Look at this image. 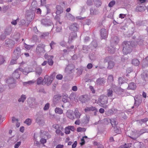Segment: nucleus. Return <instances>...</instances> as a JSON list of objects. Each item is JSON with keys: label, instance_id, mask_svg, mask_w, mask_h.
Listing matches in <instances>:
<instances>
[{"label": "nucleus", "instance_id": "f257e3e1", "mask_svg": "<svg viewBox=\"0 0 148 148\" xmlns=\"http://www.w3.org/2000/svg\"><path fill=\"white\" fill-rule=\"evenodd\" d=\"M123 46V52L124 54L127 55L131 53L132 51V48L137 45L135 42L124 41L122 44Z\"/></svg>", "mask_w": 148, "mask_h": 148}, {"label": "nucleus", "instance_id": "f03ea898", "mask_svg": "<svg viewBox=\"0 0 148 148\" xmlns=\"http://www.w3.org/2000/svg\"><path fill=\"white\" fill-rule=\"evenodd\" d=\"M45 46L43 44H39L37 46L36 52L38 54H40L44 53L45 51Z\"/></svg>", "mask_w": 148, "mask_h": 148}, {"label": "nucleus", "instance_id": "7ed1b4c3", "mask_svg": "<svg viewBox=\"0 0 148 148\" xmlns=\"http://www.w3.org/2000/svg\"><path fill=\"white\" fill-rule=\"evenodd\" d=\"M53 80V78L52 76H49L47 75H45L43 79L45 84H46L48 86L50 85Z\"/></svg>", "mask_w": 148, "mask_h": 148}, {"label": "nucleus", "instance_id": "20e7f679", "mask_svg": "<svg viewBox=\"0 0 148 148\" xmlns=\"http://www.w3.org/2000/svg\"><path fill=\"white\" fill-rule=\"evenodd\" d=\"M21 50L20 47H17L15 49L13 52L14 57L17 59L21 55Z\"/></svg>", "mask_w": 148, "mask_h": 148}, {"label": "nucleus", "instance_id": "39448f33", "mask_svg": "<svg viewBox=\"0 0 148 148\" xmlns=\"http://www.w3.org/2000/svg\"><path fill=\"white\" fill-rule=\"evenodd\" d=\"M66 115L68 118L71 120H73L75 119L74 112L72 110H68L66 113Z\"/></svg>", "mask_w": 148, "mask_h": 148}, {"label": "nucleus", "instance_id": "423d86ee", "mask_svg": "<svg viewBox=\"0 0 148 148\" xmlns=\"http://www.w3.org/2000/svg\"><path fill=\"white\" fill-rule=\"evenodd\" d=\"M99 102L102 105L107 103L108 102V98L106 96L101 95L99 99Z\"/></svg>", "mask_w": 148, "mask_h": 148}, {"label": "nucleus", "instance_id": "0eeeda50", "mask_svg": "<svg viewBox=\"0 0 148 148\" xmlns=\"http://www.w3.org/2000/svg\"><path fill=\"white\" fill-rule=\"evenodd\" d=\"M45 58L46 59L48 60V63L49 65L52 66L53 65V62L52 60L53 58V56H49L47 53H45Z\"/></svg>", "mask_w": 148, "mask_h": 148}, {"label": "nucleus", "instance_id": "6e6552de", "mask_svg": "<svg viewBox=\"0 0 148 148\" xmlns=\"http://www.w3.org/2000/svg\"><path fill=\"white\" fill-rule=\"evenodd\" d=\"M75 66L73 64L69 65L65 69V71L69 73H71L74 71Z\"/></svg>", "mask_w": 148, "mask_h": 148}, {"label": "nucleus", "instance_id": "1a4fd4ad", "mask_svg": "<svg viewBox=\"0 0 148 148\" xmlns=\"http://www.w3.org/2000/svg\"><path fill=\"white\" fill-rule=\"evenodd\" d=\"M21 68H19L16 69L12 74V77L15 79H17L20 77V73Z\"/></svg>", "mask_w": 148, "mask_h": 148}, {"label": "nucleus", "instance_id": "9d476101", "mask_svg": "<svg viewBox=\"0 0 148 148\" xmlns=\"http://www.w3.org/2000/svg\"><path fill=\"white\" fill-rule=\"evenodd\" d=\"M75 130L74 126H69L65 128L64 132L66 134H69L70 133V130L73 132Z\"/></svg>", "mask_w": 148, "mask_h": 148}, {"label": "nucleus", "instance_id": "9b49d317", "mask_svg": "<svg viewBox=\"0 0 148 148\" xmlns=\"http://www.w3.org/2000/svg\"><path fill=\"white\" fill-rule=\"evenodd\" d=\"M98 111L97 109L95 107L92 106L90 107H87L84 109V111L86 112L90 111Z\"/></svg>", "mask_w": 148, "mask_h": 148}, {"label": "nucleus", "instance_id": "f8f14e48", "mask_svg": "<svg viewBox=\"0 0 148 148\" xmlns=\"http://www.w3.org/2000/svg\"><path fill=\"white\" fill-rule=\"evenodd\" d=\"M88 99V97L87 95H82L80 97V100L82 103H86Z\"/></svg>", "mask_w": 148, "mask_h": 148}, {"label": "nucleus", "instance_id": "ddd939ff", "mask_svg": "<svg viewBox=\"0 0 148 148\" xmlns=\"http://www.w3.org/2000/svg\"><path fill=\"white\" fill-rule=\"evenodd\" d=\"M101 36L102 39H105L106 38L107 34L106 31L104 29H102L100 31Z\"/></svg>", "mask_w": 148, "mask_h": 148}, {"label": "nucleus", "instance_id": "4468645a", "mask_svg": "<svg viewBox=\"0 0 148 148\" xmlns=\"http://www.w3.org/2000/svg\"><path fill=\"white\" fill-rule=\"evenodd\" d=\"M74 116L75 118L79 119L82 115L81 113L79 112L77 109H75L74 111Z\"/></svg>", "mask_w": 148, "mask_h": 148}, {"label": "nucleus", "instance_id": "2eb2a0df", "mask_svg": "<svg viewBox=\"0 0 148 148\" xmlns=\"http://www.w3.org/2000/svg\"><path fill=\"white\" fill-rule=\"evenodd\" d=\"M97 84L98 85H101L104 84L105 82L104 79L103 78H99L97 79L96 81Z\"/></svg>", "mask_w": 148, "mask_h": 148}, {"label": "nucleus", "instance_id": "dca6fc26", "mask_svg": "<svg viewBox=\"0 0 148 148\" xmlns=\"http://www.w3.org/2000/svg\"><path fill=\"white\" fill-rule=\"evenodd\" d=\"M138 123L142 125L143 123L146 124V123L148 121V118H145L144 119H141L140 120L137 121Z\"/></svg>", "mask_w": 148, "mask_h": 148}, {"label": "nucleus", "instance_id": "f3484780", "mask_svg": "<svg viewBox=\"0 0 148 148\" xmlns=\"http://www.w3.org/2000/svg\"><path fill=\"white\" fill-rule=\"evenodd\" d=\"M136 88V84L133 83L132 82L130 83L128 85V89H129L134 90Z\"/></svg>", "mask_w": 148, "mask_h": 148}, {"label": "nucleus", "instance_id": "a211bd4d", "mask_svg": "<svg viewBox=\"0 0 148 148\" xmlns=\"http://www.w3.org/2000/svg\"><path fill=\"white\" fill-rule=\"evenodd\" d=\"M56 8L57 10L56 12V13L57 15H59L63 12V9L61 6L58 5Z\"/></svg>", "mask_w": 148, "mask_h": 148}, {"label": "nucleus", "instance_id": "6ab92c4d", "mask_svg": "<svg viewBox=\"0 0 148 148\" xmlns=\"http://www.w3.org/2000/svg\"><path fill=\"white\" fill-rule=\"evenodd\" d=\"M70 29L72 30L75 31L77 30V24L75 23L72 25L70 27Z\"/></svg>", "mask_w": 148, "mask_h": 148}, {"label": "nucleus", "instance_id": "aec40b11", "mask_svg": "<svg viewBox=\"0 0 148 148\" xmlns=\"http://www.w3.org/2000/svg\"><path fill=\"white\" fill-rule=\"evenodd\" d=\"M37 84L38 85L42 84L44 85L45 83L43 82V79L41 77H40L38 78L37 80Z\"/></svg>", "mask_w": 148, "mask_h": 148}, {"label": "nucleus", "instance_id": "412c9836", "mask_svg": "<svg viewBox=\"0 0 148 148\" xmlns=\"http://www.w3.org/2000/svg\"><path fill=\"white\" fill-rule=\"evenodd\" d=\"M7 83L9 84L14 83V79L13 78H10L6 80Z\"/></svg>", "mask_w": 148, "mask_h": 148}, {"label": "nucleus", "instance_id": "4be33fe9", "mask_svg": "<svg viewBox=\"0 0 148 148\" xmlns=\"http://www.w3.org/2000/svg\"><path fill=\"white\" fill-rule=\"evenodd\" d=\"M108 69H112L114 66V62L112 61H110L108 62Z\"/></svg>", "mask_w": 148, "mask_h": 148}, {"label": "nucleus", "instance_id": "5701e85b", "mask_svg": "<svg viewBox=\"0 0 148 148\" xmlns=\"http://www.w3.org/2000/svg\"><path fill=\"white\" fill-rule=\"evenodd\" d=\"M132 64L135 66H138L139 64V61L137 59H134L132 60Z\"/></svg>", "mask_w": 148, "mask_h": 148}, {"label": "nucleus", "instance_id": "b1692460", "mask_svg": "<svg viewBox=\"0 0 148 148\" xmlns=\"http://www.w3.org/2000/svg\"><path fill=\"white\" fill-rule=\"evenodd\" d=\"M110 123L112 125V126L113 127H114V130H115V129H116V127H115L116 125L117 124V123L116 121L114 119H112L110 120Z\"/></svg>", "mask_w": 148, "mask_h": 148}, {"label": "nucleus", "instance_id": "393cba45", "mask_svg": "<svg viewBox=\"0 0 148 148\" xmlns=\"http://www.w3.org/2000/svg\"><path fill=\"white\" fill-rule=\"evenodd\" d=\"M107 95L108 97H112L113 95V91L112 89H109L107 90Z\"/></svg>", "mask_w": 148, "mask_h": 148}, {"label": "nucleus", "instance_id": "a878e982", "mask_svg": "<svg viewBox=\"0 0 148 148\" xmlns=\"http://www.w3.org/2000/svg\"><path fill=\"white\" fill-rule=\"evenodd\" d=\"M53 127L56 130H58L59 129H60L61 130H62L63 129V127L62 126H61L58 124H54L53 125Z\"/></svg>", "mask_w": 148, "mask_h": 148}, {"label": "nucleus", "instance_id": "bb28decb", "mask_svg": "<svg viewBox=\"0 0 148 148\" xmlns=\"http://www.w3.org/2000/svg\"><path fill=\"white\" fill-rule=\"evenodd\" d=\"M55 112L56 113L59 114H62L63 111L62 110L58 108H56L55 109Z\"/></svg>", "mask_w": 148, "mask_h": 148}, {"label": "nucleus", "instance_id": "cd10ccee", "mask_svg": "<svg viewBox=\"0 0 148 148\" xmlns=\"http://www.w3.org/2000/svg\"><path fill=\"white\" fill-rule=\"evenodd\" d=\"M132 144L131 143L125 144L124 145H121L120 148H130Z\"/></svg>", "mask_w": 148, "mask_h": 148}, {"label": "nucleus", "instance_id": "c85d7f7f", "mask_svg": "<svg viewBox=\"0 0 148 148\" xmlns=\"http://www.w3.org/2000/svg\"><path fill=\"white\" fill-rule=\"evenodd\" d=\"M42 69L41 68H37L36 71V74L40 75L42 73Z\"/></svg>", "mask_w": 148, "mask_h": 148}, {"label": "nucleus", "instance_id": "c756f323", "mask_svg": "<svg viewBox=\"0 0 148 148\" xmlns=\"http://www.w3.org/2000/svg\"><path fill=\"white\" fill-rule=\"evenodd\" d=\"M61 130L60 129L56 130L55 132L57 135L63 136L64 135V133L62 132Z\"/></svg>", "mask_w": 148, "mask_h": 148}, {"label": "nucleus", "instance_id": "7c9ffc66", "mask_svg": "<svg viewBox=\"0 0 148 148\" xmlns=\"http://www.w3.org/2000/svg\"><path fill=\"white\" fill-rule=\"evenodd\" d=\"M114 80L113 77L112 75H110L108 76V82L109 83H111Z\"/></svg>", "mask_w": 148, "mask_h": 148}, {"label": "nucleus", "instance_id": "2f4dec72", "mask_svg": "<svg viewBox=\"0 0 148 148\" xmlns=\"http://www.w3.org/2000/svg\"><path fill=\"white\" fill-rule=\"evenodd\" d=\"M26 97L24 95H22L21 98L19 99L18 101L19 102L22 101L23 102L26 99Z\"/></svg>", "mask_w": 148, "mask_h": 148}, {"label": "nucleus", "instance_id": "473e14b6", "mask_svg": "<svg viewBox=\"0 0 148 148\" xmlns=\"http://www.w3.org/2000/svg\"><path fill=\"white\" fill-rule=\"evenodd\" d=\"M136 133H133V134L132 135V136H129L132 139L135 140L138 137V136L136 135Z\"/></svg>", "mask_w": 148, "mask_h": 148}, {"label": "nucleus", "instance_id": "72a5a7b5", "mask_svg": "<svg viewBox=\"0 0 148 148\" xmlns=\"http://www.w3.org/2000/svg\"><path fill=\"white\" fill-rule=\"evenodd\" d=\"M90 14L91 15H95L97 14V11L96 10L93 8H91L90 10Z\"/></svg>", "mask_w": 148, "mask_h": 148}, {"label": "nucleus", "instance_id": "f704fd0d", "mask_svg": "<svg viewBox=\"0 0 148 148\" xmlns=\"http://www.w3.org/2000/svg\"><path fill=\"white\" fill-rule=\"evenodd\" d=\"M5 60L3 56H0V65L3 64Z\"/></svg>", "mask_w": 148, "mask_h": 148}, {"label": "nucleus", "instance_id": "c9c22d12", "mask_svg": "<svg viewBox=\"0 0 148 148\" xmlns=\"http://www.w3.org/2000/svg\"><path fill=\"white\" fill-rule=\"evenodd\" d=\"M108 50L110 53H113L114 52L115 48L113 47H111L110 48H108Z\"/></svg>", "mask_w": 148, "mask_h": 148}, {"label": "nucleus", "instance_id": "e433bc0d", "mask_svg": "<svg viewBox=\"0 0 148 148\" xmlns=\"http://www.w3.org/2000/svg\"><path fill=\"white\" fill-rule=\"evenodd\" d=\"M86 129L84 128H82L81 127H79L77 129V131L78 132H85Z\"/></svg>", "mask_w": 148, "mask_h": 148}, {"label": "nucleus", "instance_id": "4c0bfd02", "mask_svg": "<svg viewBox=\"0 0 148 148\" xmlns=\"http://www.w3.org/2000/svg\"><path fill=\"white\" fill-rule=\"evenodd\" d=\"M87 138V136H84L81 139V142L80 143V145H83L85 144V140H84V138Z\"/></svg>", "mask_w": 148, "mask_h": 148}, {"label": "nucleus", "instance_id": "58836bf2", "mask_svg": "<svg viewBox=\"0 0 148 148\" xmlns=\"http://www.w3.org/2000/svg\"><path fill=\"white\" fill-rule=\"evenodd\" d=\"M67 96L65 95L63 96L62 98V101L64 103L66 102L67 101Z\"/></svg>", "mask_w": 148, "mask_h": 148}, {"label": "nucleus", "instance_id": "ea45409f", "mask_svg": "<svg viewBox=\"0 0 148 148\" xmlns=\"http://www.w3.org/2000/svg\"><path fill=\"white\" fill-rule=\"evenodd\" d=\"M35 82V81L34 80H31L27 82H25L24 83V85H26L27 84H28L29 85H31L33 84Z\"/></svg>", "mask_w": 148, "mask_h": 148}, {"label": "nucleus", "instance_id": "a19ab883", "mask_svg": "<svg viewBox=\"0 0 148 148\" xmlns=\"http://www.w3.org/2000/svg\"><path fill=\"white\" fill-rule=\"evenodd\" d=\"M32 121L29 119H27L24 122V123H26L28 125H30Z\"/></svg>", "mask_w": 148, "mask_h": 148}, {"label": "nucleus", "instance_id": "79ce46f5", "mask_svg": "<svg viewBox=\"0 0 148 148\" xmlns=\"http://www.w3.org/2000/svg\"><path fill=\"white\" fill-rule=\"evenodd\" d=\"M115 3V1H112L109 3L108 6L110 7H112L113 6Z\"/></svg>", "mask_w": 148, "mask_h": 148}, {"label": "nucleus", "instance_id": "37998d69", "mask_svg": "<svg viewBox=\"0 0 148 148\" xmlns=\"http://www.w3.org/2000/svg\"><path fill=\"white\" fill-rule=\"evenodd\" d=\"M63 77L62 75L61 74H58L56 76V78L58 80H61Z\"/></svg>", "mask_w": 148, "mask_h": 148}, {"label": "nucleus", "instance_id": "c03bdc74", "mask_svg": "<svg viewBox=\"0 0 148 148\" xmlns=\"http://www.w3.org/2000/svg\"><path fill=\"white\" fill-rule=\"evenodd\" d=\"M49 104L48 103H47L46 104H45L44 108L43 109L44 110H47L49 108Z\"/></svg>", "mask_w": 148, "mask_h": 148}, {"label": "nucleus", "instance_id": "a18cd8bd", "mask_svg": "<svg viewBox=\"0 0 148 148\" xmlns=\"http://www.w3.org/2000/svg\"><path fill=\"white\" fill-rule=\"evenodd\" d=\"M77 70H78L77 74V75L78 76H79L80 75H81L82 74V69H77Z\"/></svg>", "mask_w": 148, "mask_h": 148}, {"label": "nucleus", "instance_id": "49530a36", "mask_svg": "<svg viewBox=\"0 0 148 148\" xmlns=\"http://www.w3.org/2000/svg\"><path fill=\"white\" fill-rule=\"evenodd\" d=\"M123 79L122 77H120L119 78V84H122L123 83Z\"/></svg>", "mask_w": 148, "mask_h": 148}, {"label": "nucleus", "instance_id": "de8ad7c7", "mask_svg": "<svg viewBox=\"0 0 148 148\" xmlns=\"http://www.w3.org/2000/svg\"><path fill=\"white\" fill-rule=\"evenodd\" d=\"M40 141L41 143L43 144L47 142L46 140L43 138H41Z\"/></svg>", "mask_w": 148, "mask_h": 148}, {"label": "nucleus", "instance_id": "09e8293b", "mask_svg": "<svg viewBox=\"0 0 148 148\" xmlns=\"http://www.w3.org/2000/svg\"><path fill=\"white\" fill-rule=\"evenodd\" d=\"M21 142L20 141L18 142L14 145V148H18L21 145Z\"/></svg>", "mask_w": 148, "mask_h": 148}, {"label": "nucleus", "instance_id": "8fccbe9b", "mask_svg": "<svg viewBox=\"0 0 148 148\" xmlns=\"http://www.w3.org/2000/svg\"><path fill=\"white\" fill-rule=\"evenodd\" d=\"M90 89V90L92 91V93H95V91L94 90L93 87L92 86H90L89 87Z\"/></svg>", "mask_w": 148, "mask_h": 148}, {"label": "nucleus", "instance_id": "3c124183", "mask_svg": "<svg viewBox=\"0 0 148 148\" xmlns=\"http://www.w3.org/2000/svg\"><path fill=\"white\" fill-rule=\"evenodd\" d=\"M138 10L140 11H142L144 10H145L144 7L142 6H140L138 8Z\"/></svg>", "mask_w": 148, "mask_h": 148}, {"label": "nucleus", "instance_id": "603ef678", "mask_svg": "<svg viewBox=\"0 0 148 148\" xmlns=\"http://www.w3.org/2000/svg\"><path fill=\"white\" fill-rule=\"evenodd\" d=\"M92 65L91 63H89L88 64L87 67L88 69H90L92 67Z\"/></svg>", "mask_w": 148, "mask_h": 148}, {"label": "nucleus", "instance_id": "864d4df0", "mask_svg": "<svg viewBox=\"0 0 148 148\" xmlns=\"http://www.w3.org/2000/svg\"><path fill=\"white\" fill-rule=\"evenodd\" d=\"M60 45L63 47H65L66 46V43L64 41H63L60 43Z\"/></svg>", "mask_w": 148, "mask_h": 148}, {"label": "nucleus", "instance_id": "5fc2aeb1", "mask_svg": "<svg viewBox=\"0 0 148 148\" xmlns=\"http://www.w3.org/2000/svg\"><path fill=\"white\" fill-rule=\"evenodd\" d=\"M77 141L74 142V143L72 145V148H75L77 146Z\"/></svg>", "mask_w": 148, "mask_h": 148}, {"label": "nucleus", "instance_id": "6e6d98bb", "mask_svg": "<svg viewBox=\"0 0 148 148\" xmlns=\"http://www.w3.org/2000/svg\"><path fill=\"white\" fill-rule=\"evenodd\" d=\"M31 47H32L31 46L25 44V48L26 49L28 50H30Z\"/></svg>", "mask_w": 148, "mask_h": 148}, {"label": "nucleus", "instance_id": "4d7b16f0", "mask_svg": "<svg viewBox=\"0 0 148 148\" xmlns=\"http://www.w3.org/2000/svg\"><path fill=\"white\" fill-rule=\"evenodd\" d=\"M64 147L63 145L59 144L56 146V148H63Z\"/></svg>", "mask_w": 148, "mask_h": 148}, {"label": "nucleus", "instance_id": "13d9d810", "mask_svg": "<svg viewBox=\"0 0 148 148\" xmlns=\"http://www.w3.org/2000/svg\"><path fill=\"white\" fill-rule=\"evenodd\" d=\"M72 90L74 91H77V86H74L72 87Z\"/></svg>", "mask_w": 148, "mask_h": 148}, {"label": "nucleus", "instance_id": "bf43d9fd", "mask_svg": "<svg viewBox=\"0 0 148 148\" xmlns=\"http://www.w3.org/2000/svg\"><path fill=\"white\" fill-rule=\"evenodd\" d=\"M125 16V15L123 14H119V18L121 19H123L124 18Z\"/></svg>", "mask_w": 148, "mask_h": 148}, {"label": "nucleus", "instance_id": "052dcab7", "mask_svg": "<svg viewBox=\"0 0 148 148\" xmlns=\"http://www.w3.org/2000/svg\"><path fill=\"white\" fill-rule=\"evenodd\" d=\"M80 123V121L79 119H77L75 122V124L76 125H79Z\"/></svg>", "mask_w": 148, "mask_h": 148}, {"label": "nucleus", "instance_id": "680f3d73", "mask_svg": "<svg viewBox=\"0 0 148 148\" xmlns=\"http://www.w3.org/2000/svg\"><path fill=\"white\" fill-rule=\"evenodd\" d=\"M66 48L69 51H71L70 50V49H73L74 48V46L73 45H72L70 47H66Z\"/></svg>", "mask_w": 148, "mask_h": 148}, {"label": "nucleus", "instance_id": "e2e57ef3", "mask_svg": "<svg viewBox=\"0 0 148 148\" xmlns=\"http://www.w3.org/2000/svg\"><path fill=\"white\" fill-rule=\"evenodd\" d=\"M17 59L16 58V59H15V60H12L10 62V64L12 65L14 64H15L16 62V60Z\"/></svg>", "mask_w": 148, "mask_h": 148}, {"label": "nucleus", "instance_id": "0e129e2a", "mask_svg": "<svg viewBox=\"0 0 148 148\" xmlns=\"http://www.w3.org/2000/svg\"><path fill=\"white\" fill-rule=\"evenodd\" d=\"M99 111L101 113L103 114L105 110L101 108L99 109Z\"/></svg>", "mask_w": 148, "mask_h": 148}, {"label": "nucleus", "instance_id": "69168bd1", "mask_svg": "<svg viewBox=\"0 0 148 148\" xmlns=\"http://www.w3.org/2000/svg\"><path fill=\"white\" fill-rule=\"evenodd\" d=\"M46 0H41V5H44L46 3Z\"/></svg>", "mask_w": 148, "mask_h": 148}, {"label": "nucleus", "instance_id": "338daca9", "mask_svg": "<svg viewBox=\"0 0 148 148\" xmlns=\"http://www.w3.org/2000/svg\"><path fill=\"white\" fill-rule=\"evenodd\" d=\"M20 132L23 133L24 132V127L23 126H22L20 128Z\"/></svg>", "mask_w": 148, "mask_h": 148}, {"label": "nucleus", "instance_id": "774afa93", "mask_svg": "<svg viewBox=\"0 0 148 148\" xmlns=\"http://www.w3.org/2000/svg\"><path fill=\"white\" fill-rule=\"evenodd\" d=\"M55 44H56V43L55 42H54L53 41H51V42L50 44V45L51 48V49H52V46L53 45H55Z\"/></svg>", "mask_w": 148, "mask_h": 148}]
</instances>
